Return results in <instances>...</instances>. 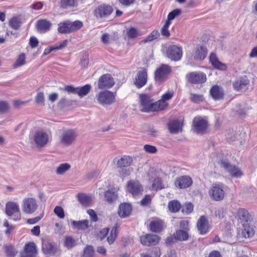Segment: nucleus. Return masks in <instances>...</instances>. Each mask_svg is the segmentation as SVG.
<instances>
[{"mask_svg":"<svg viewBox=\"0 0 257 257\" xmlns=\"http://www.w3.org/2000/svg\"><path fill=\"white\" fill-rule=\"evenodd\" d=\"M49 140L50 136L47 133L43 131H38L32 138L31 142L37 148H42L46 146Z\"/></svg>","mask_w":257,"mask_h":257,"instance_id":"f257e3e1","label":"nucleus"},{"mask_svg":"<svg viewBox=\"0 0 257 257\" xmlns=\"http://www.w3.org/2000/svg\"><path fill=\"white\" fill-rule=\"evenodd\" d=\"M6 213L9 216L14 215L13 219L15 221L21 219L20 207L17 203L11 201L8 202L6 205Z\"/></svg>","mask_w":257,"mask_h":257,"instance_id":"f03ea898","label":"nucleus"},{"mask_svg":"<svg viewBox=\"0 0 257 257\" xmlns=\"http://www.w3.org/2000/svg\"><path fill=\"white\" fill-rule=\"evenodd\" d=\"M113 12L111 6L103 4L96 7L93 12V14L97 18H106L109 16Z\"/></svg>","mask_w":257,"mask_h":257,"instance_id":"7ed1b4c3","label":"nucleus"},{"mask_svg":"<svg viewBox=\"0 0 257 257\" xmlns=\"http://www.w3.org/2000/svg\"><path fill=\"white\" fill-rule=\"evenodd\" d=\"M210 197L214 200L220 201L223 199L225 192L222 184H215L209 191Z\"/></svg>","mask_w":257,"mask_h":257,"instance_id":"20e7f679","label":"nucleus"},{"mask_svg":"<svg viewBox=\"0 0 257 257\" xmlns=\"http://www.w3.org/2000/svg\"><path fill=\"white\" fill-rule=\"evenodd\" d=\"M182 48L177 45H171L168 47L166 51L167 57L173 61H178L182 57Z\"/></svg>","mask_w":257,"mask_h":257,"instance_id":"39448f33","label":"nucleus"},{"mask_svg":"<svg viewBox=\"0 0 257 257\" xmlns=\"http://www.w3.org/2000/svg\"><path fill=\"white\" fill-rule=\"evenodd\" d=\"M37 203L35 198L27 197L23 200L22 208L25 213L32 214L37 210Z\"/></svg>","mask_w":257,"mask_h":257,"instance_id":"423d86ee","label":"nucleus"},{"mask_svg":"<svg viewBox=\"0 0 257 257\" xmlns=\"http://www.w3.org/2000/svg\"><path fill=\"white\" fill-rule=\"evenodd\" d=\"M98 102L101 104H110L113 102L115 96L113 93L109 91H102L96 95Z\"/></svg>","mask_w":257,"mask_h":257,"instance_id":"0eeeda50","label":"nucleus"},{"mask_svg":"<svg viewBox=\"0 0 257 257\" xmlns=\"http://www.w3.org/2000/svg\"><path fill=\"white\" fill-rule=\"evenodd\" d=\"M153 99L151 97L146 94L140 95V101L141 110L142 111H153L152 106L153 105Z\"/></svg>","mask_w":257,"mask_h":257,"instance_id":"6e6552de","label":"nucleus"},{"mask_svg":"<svg viewBox=\"0 0 257 257\" xmlns=\"http://www.w3.org/2000/svg\"><path fill=\"white\" fill-rule=\"evenodd\" d=\"M187 81L192 84H201L206 81V75L200 72H192L186 76Z\"/></svg>","mask_w":257,"mask_h":257,"instance_id":"1a4fd4ad","label":"nucleus"},{"mask_svg":"<svg viewBox=\"0 0 257 257\" xmlns=\"http://www.w3.org/2000/svg\"><path fill=\"white\" fill-rule=\"evenodd\" d=\"M114 84V81L110 74H106L102 75L98 82V87L100 89L112 87Z\"/></svg>","mask_w":257,"mask_h":257,"instance_id":"9d476101","label":"nucleus"},{"mask_svg":"<svg viewBox=\"0 0 257 257\" xmlns=\"http://www.w3.org/2000/svg\"><path fill=\"white\" fill-rule=\"evenodd\" d=\"M126 190L135 197L142 194L143 188L138 181L130 180L127 182Z\"/></svg>","mask_w":257,"mask_h":257,"instance_id":"9b49d317","label":"nucleus"},{"mask_svg":"<svg viewBox=\"0 0 257 257\" xmlns=\"http://www.w3.org/2000/svg\"><path fill=\"white\" fill-rule=\"evenodd\" d=\"M208 125V122L206 119L201 117H195L193 121V126L195 131L198 133H204Z\"/></svg>","mask_w":257,"mask_h":257,"instance_id":"f8f14e48","label":"nucleus"},{"mask_svg":"<svg viewBox=\"0 0 257 257\" xmlns=\"http://www.w3.org/2000/svg\"><path fill=\"white\" fill-rule=\"evenodd\" d=\"M171 69L169 66L166 65H162L157 69L155 72V80L158 82H162L166 79V76L170 72Z\"/></svg>","mask_w":257,"mask_h":257,"instance_id":"ddd939ff","label":"nucleus"},{"mask_svg":"<svg viewBox=\"0 0 257 257\" xmlns=\"http://www.w3.org/2000/svg\"><path fill=\"white\" fill-rule=\"evenodd\" d=\"M221 167L229 172L232 176L239 177L242 175L240 170L234 165L230 164L229 162H219Z\"/></svg>","mask_w":257,"mask_h":257,"instance_id":"4468645a","label":"nucleus"},{"mask_svg":"<svg viewBox=\"0 0 257 257\" xmlns=\"http://www.w3.org/2000/svg\"><path fill=\"white\" fill-rule=\"evenodd\" d=\"M147 80L148 75L147 70L143 69L137 73L134 83L137 88H140L146 84Z\"/></svg>","mask_w":257,"mask_h":257,"instance_id":"2eb2a0df","label":"nucleus"},{"mask_svg":"<svg viewBox=\"0 0 257 257\" xmlns=\"http://www.w3.org/2000/svg\"><path fill=\"white\" fill-rule=\"evenodd\" d=\"M142 244L145 246L156 245L160 240V237L155 234H146L140 237Z\"/></svg>","mask_w":257,"mask_h":257,"instance_id":"dca6fc26","label":"nucleus"},{"mask_svg":"<svg viewBox=\"0 0 257 257\" xmlns=\"http://www.w3.org/2000/svg\"><path fill=\"white\" fill-rule=\"evenodd\" d=\"M192 183L191 178L189 176L185 175L178 177L175 181V185L180 189H184L191 186Z\"/></svg>","mask_w":257,"mask_h":257,"instance_id":"f3484780","label":"nucleus"},{"mask_svg":"<svg viewBox=\"0 0 257 257\" xmlns=\"http://www.w3.org/2000/svg\"><path fill=\"white\" fill-rule=\"evenodd\" d=\"M206 48L202 45H197L194 49L192 57L194 60H203L207 55Z\"/></svg>","mask_w":257,"mask_h":257,"instance_id":"a211bd4d","label":"nucleus"},{"mask_svg":"<svg viewBox=\"0 0 257 257\" xmlns=\"http://www.w3.org/2000/svg\"><path fill=\"white\" fill-rule=\"evenodd\" d=\"M183 125L182 120L174 119L168 122V128L171 133L178 134L182 132Z\"/></svg>","mask_w":257,"mask_h":257,"instance_id":"6ab92c4d","label":"nucleus"},{"mask_svg":"<svg viewBox=\"0 0 257 257\" xmlns=\"http://www.w3.org/2000/svg\"><path fill=\"white\" fill-rule=\"evenodd\" d=\"M77 134L75 129L68 128L65 130V147L70 146L75 142Z\"/></svg>","mask_w":257,"mask_h":257,"instance_id":"aec40b11","label":"nucleus"},{"mask_svg":"<svg viewBox=\"0 0 257 257\" xmlns=\"http://www.w3.org/2000/svg\"><path fill=\"white\" fill-rule=\"evenodd\" d=\"M249 83V80L247 79V77L244 76L243 77H240L236 79L233 83V88L237 90L241 91L246 89V87L247 85H248Z\"/></svg>","mask_w":257,"mask_h":257,"instance_id":"412c9836","label":"nucleus"},{"mask_svg":"<svg viewBox=\"0 0 257 257\" xmlns=\"http://www.w3.org/2000/svg\"><path fill=\"white\" fill-rule=\"evenodd\" d=\"M197 226L198 230L201 234H206L209 230L208 222L207 218L201 216L198 219Z\"/></svg>","mask_w":257,"mask_h":257,"instance_id":"4be33fe9","label":"nucleus"},{"mask_svg":"<svg viewBox=\"0 0 257 257\" xmlns=\"http://www.w3.org/2000/svg\"><path fill=\"white\" fill-rule=\"evenodd\" d=\"M83 26V23L80 21L71 22L65 21V33H71L80 29Z\"/></svg>","mask_w":257,"mask_h":257,"instance_id":"5701e85b","label":"nucleus"},{"mask_svg":"<svg viewBox=\"0 0 257 257\" xmlns=\"http://www.w3.org/2000/svg\"><path fill=\"white\" fill-rule=\"evenodd\" d=\"M42 250L45 254L52 255L57 253L59 248L52 243L46 242L42 244Z\"/></svg>","mask_w":257,"mask_h":257,"instance_id":"b1692460","label":"nucleus"},{"mask_svg":"<svg viewBox=\"0 0 257 257\" xmlns=\"http://www.w3.org/2000/svg\"><path fill=\"white\" fill-rule=\"evenodd\" d=\"M37 253V247L34 242H31L27 243L24 248V252L21 254H26L27 256L35 257Z\"/></svg>","mask_w":257,"mask_h":257,"instance_id":"393cba45","label":"nucleus"},{"mask_svg":"<svg viewBox=\"0 0 257 257\" xmlns=\"http://www.w3.org/2000/svg\"><path fill=\"white\" fill-rule=\"evenodd\" d=\"M132 210V206L130 204L122 203L119 206L118 213L121 217H125L131 214Z\"/></svg>","mask_w":257,"mask_h":257,"instance_id":"a878e982","label":"nucleus"},{"mask_svg":"<svg viewBox=\"0 0 257 257\" xmlns=\"http://www.w3.org/2000/svg\"><path fill=\"white\" fill-rule=\"evenodd\" d=\"M209 60L213 67L217 69L225 70L226 69L225 64L220 62L216 55L214 53H211L209 57Z\"/></svg>","mask_w":257,"mask_h":257,"instance_id":"bb28decb","label":"nucleus"},{"mask_svg":"<svg viewBox=\"0 0 257 257\" xmlns=\"http://www.w3.org/2000/svg\"><path fill=\"white\" fill-rule=\"evenodd\" d=\"M254 227L252 225L249 223H244L243 224V229L242 230V235L245 238L252 237L254 234Z\"/></svg>","mask_w":257,"mask_h":257,"instance_id":"cd10ccee","label":"nucleus"},{"mask_svg":"<svg viewBox=\"0 0 257 257\" xmlns=\"http://www.w3.org/2000/svg\"><path fill=\"white\" fill-rule=\"evenodd\" d=\"M237 217L242 222L248 223L251 220L249 212L244 208H239L237 211Z\"/></svg>","mask_w":257,"mask_h":257,"instance_id":"c85d7f7f","label":"nucleus"},{"mask_svg":"<svg viewBox=\"0 0 257 257\" xmlns=\"http://www.w3.org/2000/svg\"><path fill=\"white\" fill-rule=\"evenodd\" d=\"M51 24L46 20H39L37 23V29L40 33H45L50 30Z\"/></svg>","mask_w":257,"mask_h":257,"instance_id":"c756f323","label":"nucleus"},{"mask_svg":"<svg viewBox=\"0 0 257 257\" xmlns=\"http://www.w3.org/2000/svg\"><path fill=\"white\" fill-rule=\"evenodd\" d=\"M164 222L160 219L152 221L150 223V228L152 232H159L163 230Z\"/></svg>","mask_w":257,"mask_h":257,"instance_id":"7c9ffc66","label":"nucleus"},{"mask_svg":"<svg viewBox=\"0 0 257 257\" xmlns=\"http://www.w3.org/2000/svg\"><path fill=\"white\" fill-rule=\"evenodd\" d=\"M210 93L214 99H220L223 98V91L222 88L218 86L215 85L212 87Z\"/></svg>","mask_w":257,"mask_h":257,"instance_id":"2f4dec72","label":"nucleus"},{"mask_svg":"<svg viewBox=\"0 0 257 257\" xmlns=\"http://www.w3.org/2000/svg\"><path fill=\"white\" fill-rule=\"evenodd\" d=\"M132 162H117V165L118 168H120L119 172L122 173L124 175H128L131 173L130 168H126L131 165Z\"/></svg>","mask_w":257,"mask_h":257,"instance_id":"473e14b6","label":"nucleus"},{"mask_svg":"<svg viewBox=\"0 0 257 257\" xmlns=\"http://www.w3.org/2000/svg\"><path fill=\"white\" fill-rule=\"evenodd\" d=\"M168 106V103L164 101L161 98L157 102L153 103V111L162 110L166 109Z\"/></svg>","mask_w":257,"mask_h":257,"instance_id":"72a5a7b5","label":"nucleus"},{"mask_svg":"<svg viewBox=\"0 0 257 257\" xmlns=\"http://www.w3.org/2000/svg\"><path fill=\"white\" fill-rule=\"evenodd\" d=\"M72 225L77 229L84 230L88 227V221L87 220H83L81 221H72Z\"/></svg>","mask_w":257,"mask_h":257,"instance_id":"f704fd0d","label":"nucleus"},{"mask_svg":"<svg viewBox=\"0 0 257 257\" xmlns=\"http://www.w3.org/2000/svg\"><path fill=\"white\" fill-rule=\"evenodd\" d=\"M77 197L79 201L83 206H88L91 203V197L85 194L79 193L78 194Z\"/></svg>","mask_w":257,"mask_h":257,"instance_id":"c9c22d12","label":"nucleus"},{"mask_svg":"<svg viewBox=\"0 0 257 257\" xmlns=\"http://www.w3.org/2000/svg\"><path fill=\"white\" fill-rule=\"evenodd\" d=\"M91 86L90 84H86L81 87H77L76 88V94L82 97L86 95L90 91Z\"/></svg>","mask_w":257,"mask_h":257,"instance_id":"e433bc0d","label":"nucleus"},{"mask_svg":"<svg viewBox=\"0 0 257 257\" xmlns=\"http://www.w3.org/2000/svg\"><path fill=\"white\" fill-rule=\"evenodd\" d=\"M117 224H115L109 233L108 236L107 238V241L109 244H112L116 239L117 234Z\"/></svg>","mask_w":257,"mask_h":257,"instance_id":"4c0bfd02","label":"nucleus"},{"mask_svg":"<svg viewBox=\"0 0 257 257\" xmlns=\"http://www.w3.org/2000/svg\"><path fill=\"white\" fill-rule=\"evenodd\" d=\"M104 197L105 200L108 203H113L117 199V194L115 192L108 190L105 192Z\"/></svg>","mask_w":257,"mask_h":257,"instance_id":"58836bf2","label":"nucleus"},{"mask_svg":"<svg viewBox=\"0 0 257 257\" xmlns=\"http://www.w3.org/2000/svg\"><path fill=\"white\" fill-rule=\"evenodd\" d=\"M181 207V205L179 202L175 200L170 201L168 205L169 210L174 213L178 212Z\"/></svg>","mask_w":257,"mask_h":257,"instance_id":"ea45409f","label":"nucleus"},{"mask_svg":"<svg viewBox=\"0 0 257 257\" xmlns=\"http://www.w3.org/2000/svg\"><path fill=\"white\" fill-rule=\"evenodd\" d=\"M231 155L228 152H218L216 154L214 159L216 161H227L230 159Z\"/></svg>","mask_w":257,"mask_h":257,"instance_id":"a19ab883","label":"nucleus"},{"mask_svg":"<svg viewBox=\"0 0 257 257\" xmlns=\"http://www.w3.org/2000/svg\"><path fill=\"white\" fill-rule=\"evenodd\" d=\"M175 237L179 240H186L189 235L186 230L180 229L176 232Z\"/></svg>","mask_w":257,"mask_h":257,"instance_id":"79ce46f5","label":"nucleus"},{"mask_svg":"<svg viewBox=\"0 0 257 257\" xmlns=\"http://www.w3.org/2000/svg\"><path fill=\"white\" fill-rule=\"evenodd\" d=\"M126 34L129 39H135L140 35L139 31L134 27L127 29Z\"/></svg>","mask_w":257,"mask_h":257,"instance_id":"37998d69","label":"nucleus"},{"mask_svg":"<svg viewBox=\"0 0 257 257\" xmlns=\"http://www.w3.org/2000/svg\"><path fill=\"white\" fill-rule=\"evenodd\" d=\"M64 47V41L61 43L60 45L52 46L49 48H47L44 50V55H47L52 51H57L63 48Z\"/></svg>","mask_w":257,"mask_h":257,"instance_id":"c03bdc74","label":"nucleus"},{"mask_svg":"<svg viewBox=\"0 0 257 257\" xmlns=\"http://www.w3.org/2000/svg\"><path fill=\"white\" fill-rule=\"evenodd\" d=\"M160 37V33L157 30H154L152 33L145 38L142 42L146 43L158 39Z\"/></svg>","mask_w":257,"mask_h":257,"instance_id":"a18cd8bd","label":"nucleus"},{"mask_svg":"<svg viewBox=\"0 0 257 257\" xmlns=\"http://www.w3.org/2000/svg\"><path fill=\"white\" fill-rule=\"evenodd\" d=\"M26 63V57L24 53L20 54L18 58L14 64V68H18L24 65Z\"/></svg>","mask_w":257,"mask_h":257,"instance_id":"49530a36","label":"nucleus"},{"mask_svg":"<svg viewBox=\"0 0 257 257\" xmlns=\"http://www.w3.org/2000/svg\"><path fill=\"white\" fill-rule=\"evenodd\" d=\"M181 14V10L180 9H175L173 10L168 14L167 20L166 22H169L171 23V21L174 20L177 16H179Z\"/></svg>","mask_w":257,"mask_h":257,"instance_id":"de8ad7c7","label":"nucleus"},{"mask_svg":"<svg viewBox=\"0 0 257 257\" xmlns=\"http://www.w3.org/2000/svg\"><path fill=\"white\" fill-rule=\"evenodd\" d=\"M9 26L15 30H17L20 26V21L18 17H13L9 21Z\"/></svg>","mask_w":257,"mask_h":257,"instance_id":"09e8293b","label":"nucleus"},{"mask_svg":"<svg viewBox=\"0 0 257 257\" xmlns=\"http://www.w3.org/2000/svg\"><path fill=\"white\" fill-rule=\"evenodd\" d=\"M94 251L91 245H87L83 250L82 257H93Z\"/></svg>","mask_w":257,"mask_h":257,"instance_id":"8fccbe9b","label":"nucleus"},{"mask_svg":"<svg viewBox=\"0 0 257 257\" xmlns=\"http://www.w3.org/2000/svg\"><path fill=\"white\" fill-rule=\"evenodd\" d=\"M163 188L162 179L160 178H155L152 185V190H157L158 189H161Z\"/></svg>","mask_w":257,"mask_h":257,"instance_id":"3c124183","label":"nucleus"},{"mask_svg":"<svg viewBox=\"0 0 257 257\" xmlns=\"http://www.w3.org/2000/svg\"><path fill=\"white\" fill-rule=\"evenodd\" d=\"M171 25V23L169 22H166L164 26L161 29V35L165 37H169L170 36V32L168 28Z\"/></svg>","mask_w":257,"mask_h":257,"instance_id":"603ef678","label":"nucleus"},{"mask_svg":"<svg viewBox=\"0 0 257 257\" xmlns=\"http://www.w3.org/2000/svg\"><path fill=\"white\" fill-rule=\"evenodd\" d=\"M76 244V240L71 236L65 237V247L68 249L71 248Z\"/></svg>","mask_w":257,"mask_h":257,"instance_id":"864d4df0","label":"nucleus"},{"mask_svg":"<svg viewBox=\"0 0 257 257\" xmlns=\"http://www.w3.org/2000/svg\"><path fill=\"white\" fill-rule=\"evenodd\" d=\"M5 251L8 257H15L17 252L12 245L6 246Z\"/></svg>","mask_w":257,"mask_h":257,"instance_id":"5fc2aeb1","label":"nucleus"},{"mask_svg":"<svg viewBox=\"0 0 257 257\" xmlns=\"http://www.w3.org/2000/svg\"><path fill=\"white\" fill-rule=\"evenodd\" d=\"M89 63V57L88 55L86 53L84 54L81 59L80 61L79 62V64L81 67L82 68H85L87 66Z\"/></svg>","mask_w":257,"mask_h":257,"instance_id":"6e6d98bb","label":"nucleus"},{"mask_svg":"<svg viewBox=\"0 0 257 257\" xmlns=\"http://www.w3.org/2000/svg\"><path fill=\"white\" fill-rule=\"evenodd\" d=\"M54 213L60 219L64 218V211L61 206H56L54 209Z\"/></svg>","mask_w":257,"mask_h":257,"instance_id":"4d7b16f0","label":"nucleus"},{"mask_svg":"<svg viewBox=\"0 0 257 257\" xmlns=\"http://www.w3.org/2000/svg\"><path fill=\"white\" fill-rule=\"evenodd\" d=\"M190 100L191 101L195 103L200 102L203 100V96L202 95L196 94L194 93L190 94Z\"/></svg>","mask_w":257,"mask_h":257,"instance_id":"13d9d810","label":"nucleus"},{"mask_svg":"<svg viewBox=\"0 0 257 257\" xmlns=\"http://www.w3.org/2000/svg\"><path fill=\"white\" fill-rule=\"evenodd\" d=\"M160 250L157 248H155L151 252V255L147 253H142L141 257H160Z\"/></svg>","mask_w":257,"mask_h":257,"instance_id":"bf43d9fd","label":"nucleus"},{"mask_svg":"<svg viewBox=\"0 0 257 257\" xmlns=\"http://www.w3.org/2000/svg\"><path fill=\"white\" fill-rule=\"evenodd\" d=\"M9 109L8 103L5 101H0V113H5Z\"/></svg>","mask_w":257,"mask_h":257,"instance_id":"052dcab7","label":"nucleus"},{"mask_svg":"<svg viewBox=\"0 0 257 257\" xmlns=\"http://www.w3.org/2000/svg\"><path fill=\"white\" fill-rule=\"evenodd\" d=\"M144 149L147 153L151 154L156 153L157 151L155 146L150 145H145L144 146Z\"/></svg>","mask_w":257,"mask_h":257,"instance_id":"680f3d73","label":"nucleus"},{"mask_svg":"<svg viewBox=\"0 0 257 257\" xmlns=\"http://www.w3.org/2000/svg\"><path fill=\"white\" fill-rule=\"evenodd\" d=\"M44 95L43 92H39L35 97V101L37 103L44 105Z\"/></svg>","mask_w":257,"mask_h":257,"instance_id":"e2e57ef3","label":"nucleus"},{"mask_svg":"<svg viewBox=\"0 0 257 257\" xmlns=\"http://www.w3.org/2000/svg\"><path fill=\"white\" fill-rule=\"evenodd\" d=\"M152 197L150 195H146L141 201V204L143 206H147L151 204Z\"/></svg>","mask_w":257,"mask_h":257,"instance_id":"0e129e2a","label":"nucleus"},{"mask_svg":"<svg viewBox=\"0 0 257 257\" xmlns=\"http://www.w3.org/2000/svg\"><path fill=\"white\" fill-rule=\"evenodd\" d=\"M64 232L63 225L59 223H56L55 224V232L61 235L63 234Z\"/></svg>","mask_w":257,"mask_h":257,"instance_id":"69168bd1","label":"nucleus"},{"mask_svg":"<svg viewBox=\"0 0 257 257\" xmlns=\"http://www.w3.org/2000/svg\"><path fill=\"white\" fill-rule=\"evenodd\" d=\"M77 5L76 0H65V9L67 7L75 8Z\"/></svg>","mask_w":257,"mask_h":257,"instance_id":"338daca9","label":"nucleus"},{"mask_svg":"<svg viewBox=\"0 0 257 257\" xmlns=\"http://www.w3.org/2000/svg\"><path fill=\"white\" fill-rule=\"evenodd\" d=\"M173 94L174 93L173 91H169L164 94L162 95L161 99L163 100L164 101L167 102L168 100H170L172 98Z\"/></svg>","mask_w":257,"mask_h":257,"instance_id":"774afa93","label":"nucleus"}]
</instances>
